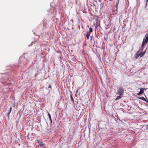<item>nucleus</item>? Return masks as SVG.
Listing matches in <instances>:
<instances>
[{
	"label": "nucleus",
	"instance_id": "obj_17",
	"mask_svg": "<svg viewBox=\"0 0 148 148\" xmlns=\"http://www.w3.org/2000/svg\"><path fill=\"white\" fill-rule=\"evenodd\" d=\"M79 90V89L77 90V91H76V93H77V92H78V91Z\"/></svg>",
	"mask_w": 148,
	"mask_h": 148
},
{
	"label": "nucleus",
	"instance_id": "obj_9",
	"mask_svg": "<svg viewBox=\"0 0 148 148\" xmlns=\"http://www.w3.org/2000/svg\"><path fill=\"white\" fill-rule=\"evenodd\" d=\"M122 97V96H121L120 95L119 96H118L116 99H115V100H117L120 99Z\"/></svg>",
	"mask_w": 148,
	"mask_h": 148
},
{
	"label": "nucleus",
	"instance_id": "obj_12",
	"mask_svg": "<svg viewBox=\"0 0 148 148\" xmlns=\"http://www.w3.org/2000/svg\"><path fill=\"white\" fill-rule=\"evenodd\" d=\"M90 32L88 31H87L86 32V35H90Z\"/></svg>",
	"mask_w": 148,
	"mask_h": 148
},
{
	"label": "nucleus",
	"instance_id": "obj_15",
	"mask_svg": "<svg viewBox=\"0 0 148 148\" xmlns=\"http://www.w3.org/2000/svg\"><path fill=\"white\" fill-rule=\"evenodd\" d=\"M51 85H49V86H48V88H51Z\"/></svg>",
	"mask_w": 148,
	"mask_h": 148
},
{
	"label": "nucleus",
	"instance_id": "obj_10",
	"mask_svg": "<svg viewBox=\"0 0 148 148\" xmlns=\"http://www.w3.org/2000/svg\"><path fill=\"white\" fill-rule=\"evenodd\" d=\"M138 98H139V99H140L142 100L145 101H146L144 97H138Z\"/></svg>",
	"mask_w": 148,
	"mask_h": 148
},
{
	"label": "nucleus",
	"instance_id": "obj_5",
	"mask_svg": "<svg viewBox=\"0 0 148 148\" xmlns=\"http://www.w3.org/2000/svg\"><path fill=\"white\" fill-rule=\"evenodd\" d=\"M146 90V88H140V91L139 93L137 94V95H139L142 94L143 93L144 90Z\"/></svg>",
	"mask_w": 148,
	"mask_h": 148
},
{
	"label": "nucleus",
	"instance_id": "obj_13",
	"mask_svg": "<svg viewBox=\"0 0 148 148\" xmlns=\"http://www.w3.org/2000/svg\"><path fill=\"white\" fill-rule=\"evenodd\" d=\"M89 36H90V35H86V37L87 39L88 40L89 39Z\"/></svg>",
	"mask_w": 148,
	"mask_h": 148
},
{
	"label": "nucleus",
	"instance_id": "obj_8",
	"mask_svg": "<svg viewBox=\"0 0 148 148\" xmlns=\"http://www.w3.org/2000/svg\"><path fill=\"white\" fill-rule=\"evenodd\" d=\"M119 0H118L116 4V10H117V8H118V4L119 3Z\"/></svg>",
	"mask_w": 148,
	"mask_h": 148
},
{
	"label": "nucleus",
	"instance_id": "obj_2",
	"mask_svg": "<svg viewBox=\"0 0 148 148\" xmlns=\"http://www.w3.org/2000/svg\"><path fill=\"white\" fill-rule=\"evenodd\" d=\"M124 93V90L122 87H119V91H118V94L120 95H123Z\"/></svg>",
	"mask_w": 148,
	"mask_h": 148
},
{
	"label": "nucleus",
	"instance_id": "obj_18",
	"mask_svg": "<svg viewBox=\"0 0 148 148\" xmlns=\"http://www.w3.org/2000/svg\"><path fill=\"white\" fill-rule=\"evenodd\" d=\"M147 127L148 129V125H147Z\"/></svg>",
	"mask_w": 148,
	"mask_h": 148
},
{
	"label": "nucleus",
	"instance_id": "obj_3",
	"mask_svg": "<svg viewBox=\"0 0 148 148\" xmlns=\"http://www.w3.org/2000/svg\"><path fill=\"white\" fill-rule=\"evenodd\" d=\"M36 143H38L39 145L40 146H42L44 145V144L43 143L41 139L36 140H35Z\"/></svg>",
	"mask_w": 148,
	"mask_h": 148
},
{
	"label": "nucleus",
	"instance_id": "obj_11",
	"mask_svg": "<svg viewBox=\"0 0 148 148\" xmlns=\"http://www.w3.org/2000/svg\"><path fill=\"white\" fill-rule=\"evenodd\" d=\"M88 31L90 32V33H92V29L90 27L89 28V30Z\"/></svg>",
	"mask_w": 148,
	"mask_h": 148
},
{
	"label": "nucleus",
	"instance_id": "obj_6",
	"mask_svg": "<svg viewBox=\"0 0 148 148\" xmlns=\"http://www.w3.org/2000/svg\"><path fill=\"white\" fill-rule=\"evenodd\" d=\"M48 115L49 118V119L50 120V122H51V123H52V119H51V116L50 114L49 113H48Z\"/></svg>",
	"mask_w": 148,
	"mask_h": 148
},
{
	"label": "nucleus",
	"instance_id": "obj_14",
	"mask_svg": "<svg viewBox=\"0 0 148 148\" xmlns=\"http://www.w3.org/2000/svg\"><path fill=\"white\" fill-rule=\"evenodd\" d=\"M12 108L11 107L10 108V112H9V114H10V112L12 110Z\"/></svg>",
	"mask_w": 148,
	"mask_h": 148
},
{
	"label": "nucleus",
	"instance_id": "obj_16",
	"mask_svg": "<svg viewBox=\"0 0 148 148\" xmlns=\"http://www.w3.org/2000/svg\"><path fill=\"white\" fill-rule=\"evenodd\" d=\"M148 0H145V1L146 2V3H147Z\"/></svg>",
	"mask_w": 148,
	"mask_h": 148
},
{
	"label": "nucleus",
	"instance_id": "obj_7",
	"mask_svg": "<svg viewBox=\"0 0 148 148\" xmlns=\"http://www.w3.org/2000/svg\"><path fill=\"white\" fill-rule=\"evenodd\" d=\"M71 100L73 102V103H74V100L73 98L71 95Z\"/></svg>",
	"mask_w": 148,
	"mask_h": 148
},
{
	"label": "nucleus",
	"instance_id": "obj_4",
	"mask_svg": "<svg viewBox=\"0 0 148 148\" xmlns=\"http://www.w3.org/2000/svg\"><path fill=\"white\" fill-rule=\"evenodd\" d=\"M145 52L146 51H145L142 52H140V53H139V52H138L137 53L136 55L138 57L139 56H140L141 57H142L144 55Z\"/></svg>",
	"mask_w": 148,
	"mask_h": 148
},
{
	"label": "nucleus",
	"instance_id": "obj_1",
	"mask_svg": "<svg viewBox=\"0 0 148 148\" xmlns=\"http://www.w3.org/2000/svg\"><path fill=\"white\" fill-rule=\"evenodd\" d=\"M148 42V35H147V36L145 38L143 39V41L142 44L140 49L141 51H142L143 49L144 46Z\"/></svg>",
	"mask_w": 148,
	"mask_h": 148
}]
</instances>
